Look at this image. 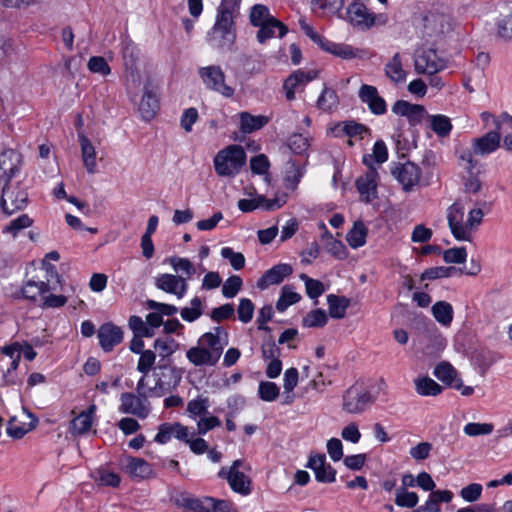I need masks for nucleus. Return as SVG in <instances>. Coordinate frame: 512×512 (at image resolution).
Segmentation results:
<instances>
[{
	"instance_id": "obj_1",
	"label": "nucleus",
	"mask_w": 512,
	"mask_h": 512,
	"mask_svg": "<svg viewBox=\"0 0 512 512\" xmlns=\"http://www.w3.org/2000/svg\"><path fill=\"white\" fill-rule=\"evenodd\" d=\"M246 163V153L240 145H230L214 157V168L221 177H234Z\"/></svg>"
},
{
	"instance_id": "obj_2",
	"label": "nucleus",
	"mask_w": 512,
	"mask_h": 512,
	"mask_svg": "<svg viewBox=\"0 0 512 512\" xmlns=\"http://www.w3.org/2000/svg\"><path fill=\"white\" fill-rule=\"evenodd\" d=\"M235 40L234 18L217 14L216 22L207 35L210 46L221 51H232Z\"/></svg>"
},
{
	"instance_id": "obj_3",
	"label": "nucleus",
	"mask_w": 512,
	"mask_h": 512,
	"mask_svg": "<svg viewBox=\"0 0 512 512\" xmlns=\"http://www.w3.org/2000/svg\"><path fill=\"white\" fill-rule=\"evenodd\" d=\"M342 409L349 414L365 412L375 401L363 382H355L343 394Z\"/></svg>"
},
{
	"instance_id": "obj_4",
	"label": "nucleus",
	"mask_w": 512,
	"mask_h": 512,
	"mask_svg": "<svg viewBox=\"0 0 512 512\" xmlns=\"http://www.w3.org/2000/svg\"><path fill=\"white\" fill-rule=\"evenodd\" d=\"M423 35L427 38H438L450 33L454 28V21L448 14L429 12L422 18Z\"/></svg>"
},
{
	"instance_id": "obj_5",
	"label": "nucleus",
	"mask_w": 512,
	"mask_h": 512,
	"mask_svg": "<svg viewBox=\"0 0 512 512\" xmlns=\"http://www.w3.org/2000/svg\"><path fill=\"white\" fill-rule=\"evenodd\" d=\"M414 67L418 74L433 75L447 67V61L437 55L434 48L417 50Z\"/></svg>"
},
{
	"instance_id": "obj_6",
	"label": "nucleus",
	"mask_w": 512,
	"mask_h": 512,
	"mask_svg": "<svg viewBox=\"0 0 512 512\" xmlns=\"http://www.w3.org/2000/svg\"><path fill=\"white\" fill-rule=\"evenodd\" d=\"M198 74L208 89L216 91L224 97H232L234 89L225 83V74L220 66L201 67Z\"/></svg>"
},
{
	"instance_id": "obj_7",
	"label": "nucleus",
	"mask_w": 512,
	"mask_h": 512,
	"mask_svg": "<svg viewBox=\"0 0 512 512\" xmlns=\"http://www.w3.org/2000/svg\"><path fill=\"white\" fill-rule=\"evenodd\" d=\"M28 203V193L17 184L4 183L1 195V207L3 212L11 215L24 209Z\"/></svg>"
},
{
	"instance_id": "obj_8",
	"label": "nucleus",
	"mask_w": 512,
	"mask_h": 512,
	"mask_svg": "<svg viewBox=\"0 0 512 512\" xmlns=\"http://www.w3.org/2000/svg\"><path fill=\"white\" fill-rule=\"evenodd\" d=\"M244 461L241 459L235 460L228 470L222 468L218 475L221 478L227 479L231 489L242 495H248L251 493V480L243 473L239 471Z\"/></svg>"
},
{
	"instance_id": "obj_9",
	"label": "nucleus",
	"mask_w": 512,
	"mask_h": 512,
	"mask_svg": "<svg viewBox=\"0 0 512 512\" xmlns=\"http://www.w3.org/2000/svg\"><path fill=\"white\" fill-rule=\"evenodd\" d=\"M368 157L369 156L363 157V162L369 167L368 171L356 180V188L361 196V199L366 203H370L378 198V172L376 168L370 165L368 162Z\"/></svg>"
},
{
	"instance_id": "obj_10",
	"label": "nucleus",
	"mask_w": 512,
	"mask_h": 512,
	"mask_svg": "<svg viewBox=\"0 0 512 512\" xmlns=\"http://www.w3.org/2000/svg\"><path fill=\"white\" fill-rule=\"evenodd\" d=\"M391 173L403 186L405 191L412 190L421 178L420 168L411 161L395 164L391 169Z\"/></svg>"
},
{
	"instance_id": "obj_11",
	"label": "nucleus",
	"mask_w": 512,
	"mask_h": 512,
	"mask_svg": "<svg viewBox=\"0 0 512 512\" xmlns=\"http://www.w3.org/2000/svg\"><path fill=\"white\" fill-rule=\"evenodd\" d=\"M464 209L463 207L455 202L449 208L447 212L448 225L452 235L459 241H471V233L466 230L463 224Z\"/></svg>"
},
{
	"instance_id": "obj_12",
	"label": "nucleus",
	"mask_w": 512,
	"mask_h": 512,
	"mask_svg": "<svg viewBox=\"0 0 512 512\" xmlns=\"http://www.w3.org/2000/svg\"><path fill=\"white\" fill-rule=\"evenodd\" d=\"M155 286L181 299L187 292L188 284L182 275L164 273L155 278Z\"/></svg>"
},
{
	"instance_id": "obj_13",
	"label": "nucleus",
	"mask_w": 512,
	"mask_h": 512,
	"mask_svg": "<svg viewBox=\"0 0 512 512\" xmlns=\"http://www.w3.org/2000/svg\"><path fill=\"white\" fill-rule=\"evenodd\" d=\"M347 14L350 23L360 30L369 29L376 23L375 15L362 3L354 2L349 5Z\"/></svg>"
},
{
	"instance_id": "obj_14",
	"label": "nucleus",
	"mask_w": 512,
	"mask_h": 512,
	"mask_svg": "<svg viewBox=\"0 0 512 512\" xmlns=\"http://www.w3.org/2000/svg\"><path fill=\"white\" fill-rule=\"evenodd\" d=\"M501 125L496 123V130L490 131L482 137L475 138L472 143L473 152L475 155L485 156L496 151L500 146L501 141Z\"/></svg>"
},
{
	"instance_id": "obj_15",
	"label": "nucleus",
	"mask_w": 512,
	"mask_h": 512,
	"mask_svg": "<svg viewBox=\"0 0 512 512\" xmlns=\"http://www.w3.org/2000/svg\"><path fill=\"white\" fill-rule=\"evenodd\" d=\"M318 75L316 70H296L284 81L283 88L286 92V98L291 101L295 99V91L303 89L310 81Z\"/></svg>"
},
{
	"instance_id": "obj_16",
	"label": "nucleus",
	"mask_w": 512,
	"mask_h": 512,
	"mask_svg": "<svg viewBox=\"0 0 512 512\" xmlns=\"http://www.w3.org/2000/svg\"><path fill=\"white\" fill-rule=\"evenodd\" d=\"M120 410L139 418H146L150 412L147 399L144 400L141 396L129 392L122 393Z\"/></svg>"
},
{
	"instance_id": "obj_17",
	"label": "nucleus",
	"mask_w": 512,
	"mask_h": 512,
	"mask_svg": "<svg viewBox=\"0 0 512 512\" xmlns=\"http://www.w3.org/2000/svg\"><path fill=\"white\" fill-rule=\"evenodd\" d=\"M307 467L315 473V478L319 482L332 483L335 481L336 470L326 463L324 454L311 455L309 457Z\"/></svg>"
},
{
	"instance_id": "obj_18",
	"label": "nucleus",
	"mask_w": 512,
	"mask_h": 512,
	"mask_svg": "<svg viewBox=\"0 0 512 512\" xmlns=\"http://www.w3.org/2000/svg\"><path fill=\"white\" fill-rule=\"evenodd\" d=\"M360 100L368 105L369 110L375 115H383L387 111L385 100L379 95L375 86L363 84L359 89Z\"/></svg>"
},
{
	"instance_id": "obj_19",
	"label": "nucleus",
	"mask_w": 512,
	"mask_h": 512,
	"mask_svg": "<svg viewBox=\"0 0 512 512\" xmlns=\"http://www.w3.org/2000/svg\"><path fill=\"white\" fill-rule=\"evenodd\" d=\"M21 155L13 149L0 153V174H3L4 183H9L20 169Z\"/></svg>"
},
{
	"instance_id": "obj_20",
	"label": "nucleus",
	"mask_w": 512,
	"mask_h": 512,
	"mask_svg": "<svg viewBox=\"0 0 512 512\" xmlns=\"http://www.w3.org/2000/svg\"><path fill=\"white\" fill-rule=\"evenodd\" d=\"M98 339L101 348L105 352H109L122 341L123 331L112 323H105L98 330Z\"/></svg>"
},
{
	"instance_id": "obj_21",
	"label": "nucleus",
	"mask_w": 512,
	"mask_h": 512,
	"mask_svg": "<svg viewBox=\"0 0 512 512\" xmlns=\"http://www.w3.org/2000/svg\"><path fill=\"white\" fill-rule=\"evenodd\" d=\"M171 500L178 506L187 510V512H210V507L205 499L199 500L185 491H174L171 494Z\"/></svg>"
},
{
	"instance_id": "obj_22",
	"label": "nucleus",
	"mask_w": 512,
	"mask_h": 512,
	"mask_svg": "<svg viewBox=\"0 0 512 512\" xmlns=\"http://www.w3.org/2000/svg\"><path fill=\"white\" fill-rule=\"evenodd\" d=\"M292 272L293 269L289 264L275 265L267 270L257 281V287L261 290H264L271 285L279 284L285 277L291 275Z\"/></svg>"
},
{
	"instance_id": "obj_23",
	"label": "nucleus",
	"mask_w": 512,
	"mask_h": 512,
	"mask_svg": "<svg viewBox=\"0 0 512 512\" xmlns=\"http://www.w3.org/2000/svg\"><path fill=\"white\" fill-rule=\"evenodd\" d=\"M159 109V100L151 83L144 85V93L139 105V111L145 121L153 119Z\"/></svg>"
},
{
	"instance_id": "obj_24",
	"label": "nucleus",
	"mask_w": 512,
	"mask_h": 512,
	"mask_svg": "<svg viewBox=\"0 0 512 512\" xmlns=\"http://www.w3.org/2000/svg\"><path fill=\"white\" fill-rule=\"evenodd\" d=\"M95 411L96 406L92 404L87 410L82 411L78 416L73 418L70 422L69 432L73 436L86 434L92 427Z\"/></svg>"
},
{
	"instance_id": "obj_25",
	"label": "nucleus",
	"mask_w": 512,
	"mask_h": 512,
	"mask_svg": "<svg viewBox=\"0 0 512 512\" xmlns=\"http://www.w3.org/2000/svg\"><path fill=\"white\" fill-rule=\"evenodd\" d=\"M434 376L444 384L456 390L462 388V380L458 378L457 371L448 362H441L434 368Z\"/></svg>"
},
{
	"instance_id": "obj_26",
	"label": "nucleus",
	"mask_w": 512,
	"mask_h": 512,
	"mask_svg": "<svg viewBox=\"0 0 512 512\" xmlns=\"http://www.w3.org/2000/svg\"><path fill=\"white\" fill-rule=\"evenodd\" d=\"M78 139L84 167L88 173L94 174L97 171L95 147L84 133H78Z\"/></svg>"
},
{
	"instance_id": "obj_27",
	"label": "nucleus",
	"mask_w": 512,
	"mask_h": 512,
	"mask_svg": "<svg viewBox=\"0 0 512 512\" xmlns=\"http://www.w3.org/2000/svg\"><path fill=\"white\" fill-rule=\"evenodd\" d=\"M198 344L206 349L217 361H219L227 340L212 332L204 333L198 340Z\"/></svg>"
},
{
	"instance_id": "obj_28",
	"label": "nucleus",
	"mask_w": 512,
	"mask_h": 512,
	"mask_svg": "<svg viewBox=\"0 0 512 512\" xmlns=\"http://www.w3.org/2000/svg\"><path fill=\"white\" fill-rule=\"evenodd\" d=\"M497 33L500 38L506 41L512 40V2L505 3L500 8Z\"/></svg>"
},
{
	"instance_id": "obj_29",
	"label": "nucleus",
	"mask_w": 512,
	"mask_h": 512,
	"mask_svg": "<svg viewBox=\"0 0 512 512\" xmlns=\"http://www.w3.org/2000/svg\"><path fill=\"white\" fill-rule=\"evenodd\" d=\"M278 29V36L282 38L288 32L287 26L276 18L270 19L269 22L259 26L257 32V40L259 43H265L268 39L275 36V30Z\"/></svg>"
},
{
	"instance_id": "obj_30",
	"label": "nucleus",
	"mask_w": 512,
	"mask_h": 512,
	"mask_svg": "<svg viewBox=\"0 0 512 512\" xmlns=\"http://www.w3.org/2000/svg\"><path fill=\"white\" fill-rule=\"evenodd\" d=\"M127 473L134 478L138 479H147L150 478L153 474V470L151 465L146 462L144 459L130 457L127 459L126 464Z\"/></svg>"
},
{
	"instance_id": "obj_31",
	"label": "nucleus",
	"mask_w": 512,
	"mask_h": 512,
	"mask_svg": "<svg viewBox=\"0 0 512 512\" xmlns=\"http://www.w3.org/2000/svg\"><path fill=\"white\" fill-rule=\"evenodd\" d=\"M187 359L194 366H214L218 362L206 349L198 344L186 352Z\"/></svg>"
},
{
	"instance_id": "obj_32",
	"label": "nucleus",
	"mask_w": 512,
	"mask_h": 512,
	"mask_svg": "<svg viewBox=\"0 0 512 512\" xmlns=\"http://www.w3.org/2000/svg\"><path fill=\"white\" fill-rule=\"evenodd\" d=\"M28 416L31 418V422L28 426L24 424H18L16 417H11L7 423V434L13 439H21L23 438L29 431L36 428L38 424V419L32 413H28Z\"/></svg>"
},
{
	"instance_id": "obj_33",
	"label": "nucleus",
	"mask_w": 512,
	"mask_h": 512,
	"mask_svg": "<svg viewBox=\"0 0 512 512\" xmlns=\"http://www.w3.org/2000/svg\"><path fill=\"white\" fill-rule=\"evenodd\" d=\"M122 58L126 71L129 72L131 76H134L139 59V51L130 40L122 42Z\"/></svg>"
},
{
	"instance_id": "obj_34",
	"label": "nucleus",
	"mask_w": 512,
	"mask_h": 512,
	"mask_svg": "<svg viewBox=\"0 0 512 512\" xmlns=\"http://www.w3.org/2000/svg\"><path fill=\"white\" fill-rule=\"evenodd\" d=\"M159 369L164 370L166 372L162 373V378H159L156 382V387L163 388L164 386L168 387H176L179 385L182 375L180 370L170 365V362L162 363L158 365Z\"/></svg>"
},
{
	"instance_id": "obj_35",
	"label": "nucleus",
	"mask_w": 512,
	"mask_h": 512,
	"mask_svg": "<svg viewBox=\"0 0 512 512\" xmlns=\"http://www.w3.org/2000/svg\"><path fill=\"white\" fill-rule=\"evenodd\" d=\"M239 116L240 130L245 134L259 130L268 123V118L262 115L254 116L248 112H241Z\"/></svg>"
},
{
	"instance_id": "obj_36",
	"label": "nucleus",
	"mask_w": 512,
	"mask_h": 512,
	"mask_svg": "<svg viewBox=\"0 0 512 512\" xmlns=\"http://www.w3.org/2000/svg\"><path fill=\"white\" fill-rule=\"evenodd\" d=\"M329 315L334 319H342L346 315V310L350 305V300L345 296L330 294L327 296Z\"/></svg>"
},
{
	"instance_id": "obj_37",
	"label": "nucleus",
	"mask_w": 512,
	"mask_h": 512,
	"mask_svg": "<svg viewBox=\"0 0 512 512\" xmlns=\"http://www.w3.org/2000/svg\"><path fill=\"white\" fill-rule=\"evenodd\" d=\"M179 344L170 337L165 339H156L154 342V348L161 357L159 364L170 362V356L178 349Z\"/></svg>"
},
{
	"instance_id": "obj_38",
	"label": "nucleus",
	"mask_w": 512,
	"mask_h": 512,
	"mask_svg": "<svg viewBox=\"0 0 512 512\" xmlns=\"http://www.w3.org/2000/svg\"><path fill=\"white\" fill-rule=\"evenodd\" d=\"M334 131L336 133L341 131L349 137L358 136L360 139H363L365 134H370V129L368 127L353 120L338 123L335 126Z\"/></svg>"
},
{
	"instance_id": "obj_39",
	"label": "nucleus",
	"mask_w": 512,
	"mask_h": 512,
	"mask_svg": "<svg viewBox=\"0 0 512 512\" xmlns=\"http://www.w3.org/2000/svg\"><path fill=\"white\" fill-rule=\"evenodd\" d=\"M385 74L395 83H401L406 80V72L402 67L401 56L396 53L385 66Z\"/></svg>"
},
{
	"instance_id": "obj_40",
	"label": "nucleus",
	"mask_w": 512,
	"mask_h": 512,
	"mask_svg": "<svg viewBox=\"0 0 512 512\" xmlns=\"http://www.w3.org/2000/svg\"><path fill=\"white\" fill-rule=\"evenodd\" d=\"M453 494L449 490H437L432 491L429 495L428 500L425 505H423L422 510H426L427 512H439L440 511V503L445 502L448 503L452 500Z\"/></svg>"
},
{
	"instance_id": "obj_41",
	"label": "nucleus",
	"mask_w": 512,
	"mask_h": 512,
	"mask_svg": "<svg viewBox=\"0 0 512 512\" xmlns=\"http://www.w3.org/2000/svg\"><path fill=\"white\" fill-rule=\"evenodd\" d=\"M42 267L45 270V285L48 286V289H51L53 292H61L63 291V279L58 274L54 265L50 264L48 261L43 260Z\"/></svg>"
},
{
	"instance_id": "obj_42",
	"label": "nucleus",
	"mask_w": 512,
	"mask_h": 512,
	"mask_svg": "<svg viewBox=\"0 0 512 512\" xmlns=\"http://www.w3.org/2000/svg\"><path fill=\"white\" fill-rule=\"evenodd\" d=\"M415 389L422 396H436L442 392V387L430 377L415 379Z\"/></svg>"
},
{
	"instance_id": "obj_43",
	"label": "nucleus",
	"mask_w": 512,
	"mask_h": 512,
	"mask_svg": "<svg viewBox=\"0 0 512 512\" xmlns=\"http://www.w3.org/2000/svg\"><path fill=\"white\" fill-rule=\"evenodd\" d=\"M434 318L442 325L448 326L453 320V308L446 301H438L432 306Z\"/></svg>"
},
{
	"instance_id": "obj_44",
	"label": "nucleus",
	"mask_w": 512,
	"mask_h": 512,
	"mask_svg": "<svg viewBox=\"0 0 512 512\" xmlns=\"http://www.w3.org/2000/svg\"><path fill=\"white\" fill-rule=\"evenodd\" d=\"M367 228L363 222H355L353 228L347 233L346 240L352 248H358L366 243Z\"/></svg>"
},
{
	"instance_id": "obj_45",
	"label": "nucleus",
	"mask_w": 512,
	"mask_h": 512,
	"mask_svg": "<svg viewBox=\"0 0 512 512\" xmlns=\"http://www.w3.org/2000/svg\"><path fill=\"white\" fill-rule=\"evenodd\" d=\"M21 292L25 299L36 300L37 296H41L43 298L44 294L52 291L51 289H48V286L45 285L44 281L29 280L23 286Z\"/></svg>"
},
{
	"instance_id": "obj_46",
	"label": "nucleus",
	"mask_w": 512,
	"mask_h": 512,
	"mask_svg": "<svg viewBox=\"0 0 512 512\" xmlns=\"http://www.w3.org/2000/svg\"><path fill=\"white\" fill-rule=\"evenodd\" d=\"M456 273H462V269L456 267H432L426 269L421 274V280H434L438 278H446L455 275Z\"/></svg>"
},
{
	"instance_id": "obj_47",
	"label": "nucleus",
	"mask_w": 512,
	"mask_h": 512,
	"mask_svg": "<svg viewBox=\"0 0 512 512\" xmlns=\"http://www.w3.org/2000/svg\"><path fill=\"white\" fill-rule=\"evenodd\" d=\"M430 125L432 130L439 136L445 137L449 135L452 124L450 118L444 115H432L430 116Z\"/></svg>"
},
{
	"instance_id": "obj_48",
	"label": "nucleus",
	"mask_w": 512,
	"mask_h": 512,
	"mask_svg": "<svg viewBox=\"0 0 512 512\" xmlns=\"http://www.w3.org/2000/svg\"><path fill=\"white\" fill-rule=\"evenodd\" d=\"M270 19H274V17L270 15L269 9L265 5L256 4L251 8L250 22L253 26L259 27L269 22Z\"/></svg>"
},
{
	"instance_id": "obj_49",
	"label": "nucleus",
	"mask_w": 512,
	"mask_h": 512,
	"mask_svg": "<svg viewBox=\"0 0 512 512\" xmlns=\"http://www.w3.org/2000/svg\"><path fill=\"white\" fill-rule=\"evenodd\" d=\"M328 317L323 309H315L310 311L303 319L302 325L304 327H323L326 325Z\"/></svg>"
},
{
	"instance_id": "obj_50",
	"label": "nucleus",
	"mask_w": 512,
	"mask_h": 512,
	"mask_svg": "<svg viewBox=\"0 0 512 512\" xmlns=\"http://www.w3.org/2000/svg\"><path fill=\"white\" fill-rule=\"evenodd\" d=\"M169 262L176 272H181L185 279L195 274L196 270L192 262L187 258L170 257Z\"/></svg>"
},
{
	"instance_id": "obj_51",
	"label": "nucleus",
	"mask_w": 512,
	"mask_h": 512,
	"mask_svg": "<svg viewBox=\"0 0 512 512\" xmlns=\"http://www.w3.org/2000/svg\"><path fill=\"white\" fill-rule=\"evenodd\" d=\"M337 104L338 97L336 92L331 88L324 87L317 101L318 108L324 111H328L335 108Z\"/></svg>"
},
{
	"instance_id": "obj_52",
	"label": "nucleus",
	"mask_w": 512,
	"mask_h": 512,
	"mask_svg": "<svg viewBox=\"0 0 512 512\" xmlns=\"http://www.w3.org/2000/svg\"><path fill=\"white\" fill-rule=\"evenodd\" d=\"M279 393L280 389L274 382L261 381L259 383L258 394L263 401L272 402L278 398Z\"/></svg>"
},
{
	"instance_id": "obj_53",
	"label": "nucleus",
	"mask_w": 512,
	"mask_h": 512,
	"mask_svg": "<svg viewBox=\"0 0 512 512\" xmlns=\"http://www.w3.org/2000/svg\"><path fill=\"white\" fill-rule=\"evenodd\" d=\"M209 399L207 397H197L188 402L187 411L194 417H203L208 415Z\"/></svg>"
},
{
	"instance_id": "obj_54",
	"label": "nucleus",
	"mask_w": 512,
	"mask_h": 512,
	"mask_svg": "<svg viewBox=\"0 0 512 512\" xmlns=\"http://www.w3.org/2000/svg\"><path fill=\"white\" fill-rule=\"evenodd\" d=\"M202 315V300L194 297L191 300V307H184L181 310V317L187 322H193Z\"/></svg>"
},
{
	"instance_id": "obj_55",
	"label": "nucleus",
	"mask_w": 512,
	"mask_h": 512,
	"mask_svg": "<svg viewBox=\"0 0 512 512\" xmlns=\"http://www.w3.org/2000/svg\"><path fill=\"white\" fill-rule=\"evenodd\" d=\"M33 220L27 215L22 214L18 218L13 219L4 228V232L10 233L14 237L23 229L30 227Z\"/></svg>"
},
{
	"instance_id": "obj_56",
	"label": "nucleus",
	"mask_w": 512,
	"mask_h": 512,
	"mask_svg": "<svg viewBox=\"0 0 512 512\" xmlns=\"http://www.w3.org/2000/svg\"><path fill=\"white\" fill-rule=\"evenodd\" d=\"M396 505L400 507L413 508L418 503V495L415 492H409L405 488H399L396 491Z\"/></svg>"
},
{
	"instance_id": "obj_57",
	"label": "nucleus",
	"mask_w": 512,
	"mask_h": 512,
	"mask_svg": "<svg viewBox=\"0 0 512 512\" xmlns=\"http://www.w3.org/2000/svg\"><path fill=\"white\" fill-rule=\"evenodd\" d=\"M456 154L458 156V159L461 161L460 165L463 166L467 172L472 174L473 169L477 165V161L474 160L473 155V148H467V147H459L456 149Z\"/></svg>"
},
{
	"instance_id": "obj_58",
	"label": "nucleus",
	"mask_w": 512,
	"mask_h": 512,
	"mask_svg": "<svg viewBox=\"0 0 512 512\" xmlns=\"http://www.w3.org/2000/svg\"><path fill=\"white\" fill-rule=\"evenodd\" d=\"M87 67L92 73H97L102 76H107L111 73V68L106 59L101 56L91 57L88 60Z\"/></svg>"
},
{
	"instance_id": "obj_59",
	"label": "nucleus",
	"mask_w": 512,
	"mask_h": 512,
	"mask_svg": "<svg viewBox=\"0 0 512 512\" xmlns=\"http://www.w3.org/2000/svg\"><path fill=\"white\" fill-rule=\"evenodd\" d=\"M241 287L242 279L237 275L230 276L223 284L222 294L226 298H233L241 290Z\"/></svg>"
},
{
	"instance_id": "obj_60",
	"label": "nucleus",
	"mask_w": 512,
	"mask_h": 512,
	"mask_svg": "<svg viewBox=\"0 0 512 512\" xmlns=\"http://www.w3.org/2000/svg\"><path fill=\"white\" fill-rule=\"evenodd\" d=\"M467 252L465 247H454L443 252V260L446 263L461 264L466 261Z\"/></svg>"
},
{
	"instance_id": "obj_61",
	"label": "nucleus",
	"mask_w": 512,
	"mask_h": 512,
	"mask_svg": "<svg viewBox=\"0 0 512 512\" xmlns=\"http://www.w3.org/2000/svg\"><path fill=\"white\" fill-rule=\"evenodd\" d=\"M254 304L248 298H242L237 308L238 318L243 323H248L253 318Z\"/></svg>"
},
{
	"instance_id": "obj_62",
	"label": "nucleus",
	"mask_w": 512,
	"mask_h": 512,
	"mask_svg": "<svg viewBox=\"0 0 512 512\" xmlns=\"http://www.w3.org/2000/svg\"><path fill=\"white\" fill-rule=\"evenodd\" d=\"M221 255L223 258L228 259L230 261L231 266L235 270H240L245 265V257L240 252H235L230 247H224L221 250Z\"/></svg>"
},
{
	"instance_id": "obj_63",
	"label": "nucleus",
	"mask_w": 512,
	"mask_h": 512,
	"mask_svg": "<svg viewBox=\"0 0 512 512\" xmlns=\"http://www.w3.org/2000/svg\"><path fill=\"white\" fill-rule=\"evenodd\" d=\"M261 352L264 360L278 359L281 355L280 348L277 347L272 336L264 340L261 346Z\"/></svg>"
},
{
	"instance_id": "obj_64",
	"label": "nucleus",
	"mask_w": 512,
	"mask_h": 512,
	"mask_svg": "<svg viewBox=\"0 0 512 512\" xmlns=\"http://www.w3.org/2000/svg\"><path fill=\"white\" fill-rule=\"evenodd\" d=\"M205 502L210 507V511L212 510L213 512H236L233 504L228 500L206 497Z\"/></svg>"
}]
</instances>
